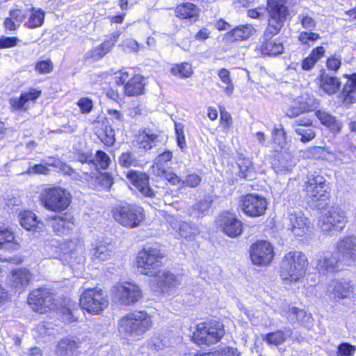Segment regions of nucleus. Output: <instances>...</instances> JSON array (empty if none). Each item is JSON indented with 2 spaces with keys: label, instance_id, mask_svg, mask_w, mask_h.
Masks as SVG:
<instances>
[{
  "label": "nucleus",
  "instance_id": "obj_50",
  "mask_svg": "<svg viewBox=\"0 0 356 356\" xmlns=\"http://www.w3.org/2000/svg\"><path fill=\"white\" fill-rule=\"evenodd\" d=\"M294 131L300 136V140L303 143H309L316 137L314 126L296 127Z\"/></svg>",
  "mask_w": 356,
  "mask_h": 356
},
{
  "label": "nucleus",
  "instance_id": "obj_13",
  "mask_svg": "<svg viewBox=\"0 0 356 356\" xmlns=\"http://www.w3.org/2000/svg\"><path fill=\"white\" fill-rule=\"evenodd\" d=\"M113 292L115 298L123 305H134L142 298L140 287L131 282L116 285Z\"/></svg>",
  "mask_w": 356,
  "mask_h": 356
},
{
  "label": "nucleus",
  "instance_id": "obj_31",
  "mask_svg": "<svg viewBox=\"0 0 356 356\" xmlns=\"http://www.w3.org/2000/svg\"><path fill=\"white\" fill-rule=\"evenodd\" d=\"M318 80L320 89L328 95L337 93L341 88L339 79L329 75L324 70L321 71Z\"/></svg>",
  "mask_w": 356,
  "mask_h": 356
},
{
  "label": "nucleus",
  "instance_id": "obj_15",
  "mask_svg": "<svg viewBox=\"0 0 356 356\" xmlns=\"http://www.w3.org/2000/svg\"><path fill=\"white\" fill-rule=\"evenodd\" d=\"M337 253L348 266L356 264V236H345L336 244Z\"/></svg>",
  "mask_w": 356,
  "mask_h": 356
},
{
  "label": "nucleus",
  "instance_id": "obj_18",
  "mask_svg": "<svg viewBox=\"0 0 356 356\" xmlns=\"http://www.w3.org/2000/svg\"><path fill=\"white\" fill-rule=\"evenodd\" d=\"M46 248L49 251L52 257H60L61 254H73L77 251L82 250V244L77 238H74L63 243H59L56 239H51L46 243Z\"/></svg>",
  "mask_w": 356,
  "mask_h": 356
},
{
  "label": "nucleus",
  "instance_id": "obj_47",
  "mask_svg": "<svg viewBox=\"0 0 356 356\" xmlns=\"http://www.w3.org/2000/svg\"><path fill=\"white\" fill-rule=\"evenodd\" d=\"M118 163L123 168L136 167L138 165L139 161L135 153L127 151L119 156Z\"/></svg>",
  "mask_w": 356,
  "mask_h": 356
},
{
  "label": "nucleus",
  "instance_id": "obj_7",
  "mask_svg": "<svg viewBox=\"0 0 356 356\" xmlns=\"http://www.w3.org/2000/svg\"><path fill=\"white\" fill-rule=\"evenodd\" d=\"M115 220L124 227H138L145 219L143 209L137 204H125L113 210Z\"/></svg>",
  "mask_w": 356,
  "mask_h": 356
},
{
  "label": "nucleus",
  "instance_id": "obj_32",
  "mask_svg": "<svg viewBox=\"0 0 356 356\" xmlns=\"http://www.w3.org/2000/svg\"><path fill=\"white\" fill-rule=\"evenodd\" d=\"M175 15L181 19L196 21L200 15V9L193 3H183L176 7Z\"/></svg>",
  "mask_w": 356,
  "mask_h": 356
},
{
  "label": "nucleus",
  "instance_id": "obj_59",
  "mask_svg": "<svg viewBox=\"0 0 356 356\" xmlns=\"http://www.w3.org/2000/svg\"><path fill=\"white\" fill-rule=\"evenodd\" d=\"M337 349V356H353L356 350L355 346L345 342L340 343Z\"/></svg>",
  "mask_w": 356,
  "mask_h": 356
},
{
  "label": "nucleus",
  "instance_id": "obj_45",
  "mask_svg": "<svg viewBox=\"0 0 356 356\" xmlns=\"http://www.w3.org/2000/svg\"><path fill=\"white\" fill-rule=\"evenodd\" d=\"M159 143V135L154 134L149 131H143L138 136V143L140 147L145 150H149L156 147Z\"/></svg>",
  "mask_w": 356,
  "mask_h": 356
},
{
  "label": "nucleus",
  "instance_id": "obj_48",
  "mask_svg": "<svg viewBox=\"0 0 356 356\" xmlns=\"http://www.w3.org/2000/svg\"><path fill=\"white\" fill-rule=\"evenodd\" d=\"M19 218L20 225L26 230H31L38 223L35 214L30 211L21 212Z\"/></svg>",
  "mask_w": 356,
  "mask_h": 356
},
{
  "label": "nucleus",
  "instance_id": "obj_33",
  "mask_svg": "<svg viewBox=\"0 0 356 356\" xmlns=\"http://www.w3.org/2000/svg\"><path fill=\"white\" fill-rule=\"evenodd\" d=\"M289 321L291 323L298 322L303 326L309 327L312 325V316L304 309L293 307L289 308L285 314Z\"/></svg>",
  "mask_w": 356,
  "mask_h": 356
},
{
  "label": "nucleus",
  "instance_id": "obj_37",
  "mask_svg": "<svg viewBox=\"0 0 356 356\" xmlns=\"http://www.w3.org/2000/svg\"><path fill=\"white\" fill-rule=\"evenodd\" d=\"M172 159V152L165 150L160 153L154 159L152 168L154 173L158 176H161L166 173L168 169V163Z\"/></svg>",
  "mask_w": 356,
  "mask_h": 356
},
{
  "label": "nucleus",
  "instance_id": "obj_6",
  "mask_svg": "<svg viewBox=\"0 0 356 356\" xmlns=\"http://www.w3.org/2000/svg\"><path fill=\"white\" fill-rule=\"evenodd\" d=\"M348 221L347 212L339 205H333L321 216L319 226L325 233L341 232Z\"/></svg>",
  "mask_w": 356,
  "mask_h": 356
},
{
  "label": "nucleus",
  "instance_id": "obj_46",
  "mask_svg": "<svg viewBox=\"0 0 356 356\" xmlns=\"http://www.w3.org/2000/svg\"><path fill=\"white\" fill-rule=\"evenodd\" d=\"M86 175H89L91 179H95V183L104 188H109L113 185V179L108 173H99L98 171H91L90 173L82 170Z\"/></svg>",
  "mask_w": 356,
  "mask_h": 356
},
{
  "label": "nucleus",
  "instance_id": "obj_56",
  "mask_svg": "<svg viewBox=\"0 0 356 356\" xmlns=\"http://www.w3.org/2000/svg\"><path fill=\"white\" fill-rule=\"evenodd\" d=\"M321 36L318 33L309 31H302L298 36V40L303 45L310 46L309 42H314L319 40Z\"/></svg>",
  "mask_w": 356,
  "mask_h": 356
},
{
  "label": "nucleus",
  "instance_id": "obj_11",
  "mask_svg": "<svg viewBox=\"0 0 356 356\" xmlns=\"http://www.w3.org/2000/svg\"><path fill=\"white\" fill-rule=\"evenodd\" d=\"M115 79L118 86L124 85L125 95L132 97L143 94L145 84L141 75L135 74L130 77L128 72L121 71L115 74Z\"/></svg>",
  "mask_w": 356,
  "mask_h": 356
},
{
  "label": "nucleus",
  "instance_id": "obj_20",
  "mask_svg": "<svg viewBox=\"0 0 356 356\" xmlns=\"http://www.w3.org/2000/svg\"><path fill=\"white\" fill-rule=\"evenodd\" d=\"M296 165V159L287 149L277 152L272 161L273 169L278 175L291 172Z\"/></svg>",
  "mask_w": 356,
  "mask_h": 356
},
{
  "label": "nucleus",
  "instance_id": "obj_26",
  "mask_svg": "<svg viewBox=\"0 0 356 356\" xmlns=\"http://www.w3.org/2000/svg\"><path fill=\"white\" fill-rule=\"evenodd\" d=\"M50 225L56 234H67L75 227L74 216L71 213L56 215L51 218Z\"/></svg>",
  "mask_w": 356,
  "mask_h": 356
},
{
  "label": "nucleus",
  "instance_id": "obj_16",
  "mask_svg": "<svg viewBox=\"0 0 356 356\" xmlns=\"http://www.w3.org/2000/svg\"><path fill=\"white\" fill-rule=\"evenodd\" d=\"M273 248L267 241H257L251 247L250 257L252 263L255 265H268L273 260Z\"/></svg>",
  "mask_w": 356,
  "mask_h": 356
},
{
  "label": "nucleus",
  "instance_id": "obj_23",
  "mask_svg": "<svg viewBox=\"0 0 356 356\" xmlns=\"http://www.w3.org/2000/svg\"><path fill=\"white\" fill-rule=\"evenodd\" d=\"M127 178L143 196H155L156 191L149 186V176L147 174L131 170L127 174Z\"/></svg>",
  "mask_w": 356,
  "mask_h": 356
},
{
  "label": "nucleus",
  "instance_id": "obj_44",
  "mask_svg": "<svg viewBox=\"0 0 356 356\" xmlns=\"http://www.w3.org/2000/svg\"><path fill=\"white\" fill-rule=\"evenodd\" d=\"M250 24L238 26L233 29L229 33V37L233 41L247 40L254 31Z\"/></svg>",
  "mask_w": 356,
  "mask_h": 356
},
{
  "label": "nucleus",
  "instance_id": "obj_24",
  "mask_svg": "<svg viewBox=\"0 0 356 356\" xmlns=\"http://www.w3.org/2000/svg\"><path fill=\"white\" fill-rule=\"evenodd\" d=\"M353 292V286L349 282L337 280H332L327 285L326 291L329 298L335 301L350 298Z\"/></svg>",
  "mask_w": 356,
  "mask_h": 356
},
{
  "label": "nucleus",
  "instance_id": "obj_4",
  "mask_svg": "<svg viewBox=\"0 0 356 356\" xmlns=\"http://www.w3.org/2000/svg\"><path fill=\"white\" fill-rule=\"evenodd\" d=\"M43 207L51 211L62 212L70 206L72 197L70 193L60 187L46 188L40 195Z\"/></svg>",
  "mask_w": 356,
  "mask_h": 356
},
{
  "label": "nucleus",
  "instance_id": "obj_42",
  "mask_svg": "<svg viewBox=\"0 0 356 356\" xmlns=\"http://www.w3.org/2000/svg\"><path fill=\"white\" fill-rule=\"evenodd\" d=\"M292 334L290 328H285L284 330H278L274 332L268 333L264 339L269 344L278 346L283 343Z\"/></svg>",
  "mask_w": 356,
  "mask_h": 356
},
{
  "label": "nucleus",
  "instance_id": "obj_5",
  "mask_svg": "<svg viewBox=\"0 0 356 356\" xmlns=\"http://www.w3.org/2000/svg\"><path fill=\"white\" fill-rule=\"evenodd\" d=\"M163 257V254L156 247H145L138 254L137 267L140 273L154 276L159 271L158 268L162 266Z\"/></svg>",
  "mask_w": 356,
  "mask_h": 356
},
{
  "label": "nucleus",
  "instance_id": "obj_19",
  "mask_svg": "<svg viewBox=\"0 0 356 356\" xmlns=\"http://www.w3.org/2000/svg\"><path fill=\"white\" fill-rule=\"evenodd\" d=\"M154 277L152 289L161 293H168L180 283L178 277L168 270H159Z\"/></svg>",
  "mask_w": 356,
  "mask_h": 356
},
{
  "label": "nucleus",
  "instance_id": "obj_3",
  "mask_svg": "<svg viewBox=\"0 0 356 356\" xmlns=\"http://www.w3.org/2000/svg\"><path fill=\"white\" fill-rule=\"evenodd\" d=\"M305 190L308 202L315 208L321 209L327 204L330 198V187L323 176L316 175L308 177Z\"/></svg>",
  "mask_w": 356,
  "mask_h": 356
},
{
  "label": "nucleus",
  "instance_id": "obj_2",
  "mask_svg": "<svg viewBox=\"0 0 356 356\" xmlns=\"http://www.w3.org/2000/svg\"><path fill=\"white\" fill-rule=\"evenodd\" d=\"M308 266L307 258L299 251H291L286 254L280 266V276L284 281L296 282L302 279Z\"/></svg>",
  "mask_w": 356,
  "mask_h": 356
},
{
  "label": "nucleus",
  "instance_id": "obj_49",
  "mask_svg": "<svg viewBox=\"0 0 356 356\" xmlns=\"http://www.w3.org/2000/svg\"><path fill=\"white\" fill-rule=\"evenodd\" d=\"M310 110L311 108L307 103L298 101L295 102L287 109L286 115L290 118H296Z\"/></svg>",
  "mask_w": 356,
  "mask_h": 356
},
{
  "label": "nucleus",
  "instance_id": "obj_55",
  "mask_svg": "<svg viewBox=\"0 0 356 356\" xmlns=\"http://www.w3.org/2000/svg\"><path fill=\"white\" fill-rule=\"evenodd\" d=\"M273 142L277 144L282 149L286 144V132L282 124L275 127L272 133Z\"/></svg>",
  "mask_w": 356,
  "mask_h": 356
},
{
  "label": "nucleus",
  "instance_id": "obj_61",
  "mask_svg": "<svg viewBox=\"0 0 356 356\" xmlns=\"http://www.w3.org/2000/svg\"><path fill=\"white\" fill-rule=\"evenodd\" d=\"M298 19L300 22L302 26L305 29L312 31L316 28V22L308 15L300 14L298 15Z\"/></svg>",
  "mask_w": 356,
  "mask_h": 356
},
{
  "label": "nucleus",
  "instance_id": "obj_29",
  "mask_svg": "<svg viewBox=\"0 0 356 356\" xmlns=\"http://www.w3.org/2000/svg\"><path fill=\"white\" fill-rule=\"evenodd\" d=\"M41 95V91L35 88H31L28 92H22L19 97H12L9 99L10 108L13 111H26L27 103L34 102Z\"/></svg>",
  "mask_w": 356,
  "mask_h": 356
},
{
  "label": "nucleus",
  "instance_id": "obj_21",
  "mask_svg": "<svg viewBox=\"0 0 356 356\" xmlns=\"http://www.w3.org/2000/svg\"><path fill=\"white\" fill-rule=\"evenodd\" d=\"M339 259L330 253H320L316 255L312 264L320 275H326L337 270Z\"/></svg>",
  "mask_w": 356,
  "mask_h": 356
},
{
  "label": "nucleus",
  "instance_id": "obj_36",
  "mask_svg": "<svg viewBox=\"0 0 356 356\" xmlns=\"http://www.w3.org/2000/svg\"><path fill=\"white\" fill-rule=\"evenodd\" d=\"M79 341L75 339L65 338L60 340L56 348L58 356H76Z\"/></svg>",
  "mask_w": 356,
  "mask_h": 356
},
{
  "label": "nucleus",
  "instance_id": "obj_52",
  "mask_svg": "<svg viewBox=\"0 0 356 356\" xmlns=\"http://www.w3.org/2000/svg\"><path fill=\"white\" fill-rule=\"evenodd\" d=\"M32 10L33 13L26 22L28 27L34 29L41 26L44 22V13L40 9L35 10L33 8Z\"/></svg>",
  "mask_w": 356,
  "mask_h": 356
},
{
  "label": "nucleus",
  "instance_id": "obj_62",
  "mask_svg": "<svg viewBox=\"0 0 356 356\" xmlns=\"http://www.w3.org/2000/svg\"><path fill=\"white\" fill-rule=\"evenodd\" d=\"M77 105L79 107L81 112L84 114L89 113L93 108L92 101L88 97H82L78 102Z\"/></svg>",
  "mask_w": 356,
  "mask_h": 356
},
{
  "label": "nucleus",
  "instance_id": "obj_28",
  "mask_svg": "<svg viewBox=\"0 0 356 356\" xmlns=\"http://www.w3.org/2000/svg\"><path fill=\"white\" fill-rule=\"evenodd\" d=\"M290 229L296 236H302L308 230L309 220L306 218L302 211L293 210L289 213Z\"/></svg>",
  "mask_w": 356,
  "mask_h": 356
},
{
  "label": "nucleus",
  "instance_id": "obj_17",
  "mask_svg": "<svg viewBox=\"0 0 356 356\" xmlns=\"http://www.w3.org/2000/svg\"><path fill=\"white\" fill-rule=\"evenodd\" d=\"M218 225L221 231L231 238H236L243 232V222L230 212L222 213L219 216Z\"/></svg>",
  "mask_w": 356,
  "mask_h": 356
},
{
  "label": "nucleus",
  "instance_id": "obj_57",
  "mask_svg": "<svg viewBox=\"0 0 356 356\" xmlns=\"http://www.w3.org/2000/svg\"><path fill=\"white\" fill-rule=\"evenodd\" d=\"M334 157V163L337 165L342 164H349L352 161V158L348 153L337 151L332 154Z\"/></svg>",
  "mask_w": 356,
  "mask_h": 356
},
{
  "label": "nucleus",
  "instance_id": "obj_40",
  "mask_svg": "<svg viewBox=\"0 0 356 356\" xmlns=\"http://www.w3.org/2000/svg\"><path fill=\"white\" fill-rule=\"evenodd\" d=\"M239 171L238 177L245 180H252L256 177V170L251 159L239 158L237 162Z\"/></svg>",
  "mask_w": 356,
  "mask_h": 356
},
{
  "label": "nucleus",
  "instance_id": "obj_1",
  "mask_svg": "<svg viewBox=\"0 0 356 356\" xmlns=\"http://www.w3.org/2000/svg\"><path fill=\"white\" fill-rule=\"evenodd\" d=\"M152 327V319L144 311H134L119 321V332L126 337L139 340Z\"/></svg>",
  "mask_w": 356,
  "mask_h": 356
},
{
  "label": "nucleus",
  "instance_id": "obj_39",
  "mask_svg": "<svg viewBox=\"0 0 356 356\" xmlns=\"http://www.w3.org/2000/svg\"><path fill=\"white\" fill-rule=\"evenodd\" d=\"M213 200L211 196H205L194 204L189 211V215L194 218H200L209 213Z\"/></svg>",
  "mask_w": 356,
  "mask_h": 356
},
{
  "label": "nucleus",
  "instance_id": "obj_60",
  "mask_svg": "<svg viewBox=\"0 0 356 356\" xmlns=\"http://www.w3.org/2000/svg\"><path fill=\"white\" fill-rule=\"evenodd\" d=\"M296 119L293 122L292 127L293 129L299 127H310L313 125V119L309 115H304L300 117L296 118Z\"/></svg>",
  "mask_w": 356,
  "mask_h": 356
},
{
  "label": "nucleus",
  "instance_id": "obj_63",
  "mask_svg": "<svg viewBox=\"0 0 356 356\" xmlns=\"http://www.w3.org/2000/svg\"><path fill=\"white\" fill-rule=\"evenodd\" d=\"M53 70V63L51 60H41L36 63L35 70L40 74L50 73Z\"/></svg>",
  "mask_w": 356,
  "mask_h": 356
},
{
  "label": "nucleus",
  "instance_id": "obj_9",
  "mask_svg": "<svg viewBox=\"0 0 356 356\" xmlns=\"http://www.w3.org/2000/svg\"><path fill=\"white\" fill-rule=\"evenodd\" d=\"M79 304L82 309L90 314H99L108 306L102 290L97 288L88 289L81 295Z\"/></svg>",
  "mask_w": 356,
  "mask_h": 356
},
{
  "label": "nucleus",
  "instance_id": "obj_8",
  "mask_svg": "<svg viewBox=\"0 0 356 356\" xmlns=\"http://www.w3.org/2000/svg\"><path fill=\"white\" fill-rule=\"evenodd\" d=\"M223 325L217 321L202 323L197 325L193 340L199 345L217 343L224 335Z\"/></svg>",
  "mask_w": 356,
  "mask_h": 356
},
{
  "label": "nucleus",
  "instance_id": "obj_35",
  "mask_svg": "<svg viewBox=\"0 0 356 356\" xmlns=\"http://www.w3.org/2000/svg\"><path fill=\"white\" fill-rule=\"evenodd\" d=\"M316 116L321 124L327 127L332 133L340 132L342 124L334 116L325 111L318 110L315 113Z\"/></svg>",
  "mask_w": 356,
  "mask_h": 356
},
{
  "label": "nucleus",
  "instance_id": "obj_14",
  "mask_svg": "<svg viewBox=\"0 0 356 356\" xmlns=\"http://www.w3.org/2000/svg\"><path fill=\"white\" fill-rule=\"evenodd\" d=\"M54 301L53 294L47 289L34 290L28 298V303L32 309L41 314L46 312L47 309H51Z\"/></svg>",
  "mask_w": 356,
  "mask_h": 356
},
{
  "label": "nucleus",
  "instance_id": "obj_41",
  "mask_svg": "<svg viewBox=\"0 0 356 356\" xmlns=\"http://www.w3.org/2000/svg\"><path fill=\"white\" fill-rule=\"evenodd\" d=\"M218 76L220 80V83L218 84V87L227 97H232L234 90V85L231 79L230 72L227 69L222 68L218 70Z\"/></svg>",
  "mask_w": 356,
  "mask_h": 356
},
{
  "label": "nucleus",
  "instance_id": "obj_27",
  "mask_svg": "<svg viewBox=\"0 0 356 356\" xmlns=\"http://www.w3.org/2000/svg\"><path fill=\"white\" fill-rule=\"evenodd\" d=\"M343 76L347 81L341 92L340 98L344 106L350 107L356 103V73L345 74Z\"/></svg>",
  "mask_w": 356,
  "mask_h": 356
},
{
  "label": "nucleus",
  "instance_id": "obj_12",
  "mask_svg": "<svg viewBox=\"0 0 356 356\" xmlns=\"http://www.w3.org/2000/svg\"><path fill=\"white\" fill-rule=\"evenodd\" d=\"M286 0H268L270 28L276 33L279 28L283 27L284 22L289 15V10L285 6Z\"/></svg>",
  "mask_w": 356,
  "mask_h": 356
},
{
  "label": "nucleus",
  "instance_id": "obj_34",
  "mask_svg": "<svg viewBox=\"0 0 356 356\" xmlns=\"http://www.w3.org/2000/svg\"><path fill=\"white\" fill-rule=\"evenodd\" d=\"M172 228L185 238H192L200 233L198 227L192 222L175 221L171 223Z\"/></svg>",
  "mask_w": 356,
  "mask_h": 356
},
{
  "label": "nucleus",
  "instance_id": "obj_54",
  "mask_svg": "<svg viewBox=\"0 0 356 356\" xmlns=\"http://www.w3.org/2000/svg\"><path fill=\"white\" fill-rule=\"evenodd\" d=\"M95 167H92V171H97V166L99 165L101 168L106 169L110 165L111 160L109 156L103 151L99 150L96 152L95 156Z\"/></svg>",
  "mask_w": 356,
  "mask_h": 356
},
{
  "label": "nucleus",
  "instance_id": "obj_25",
  "mask_svg": "<svg viewBox=\"0 0 356 356\" xmlns=\"http://www.w3.org/2000/svg\"><path fill=\"white\" fill-rule=\"evenodd\" d=\"M93 131L106 145L112 146L114 144L115 141V131L106 118L95 120L93 122Z\"/></svg>",
  "mask_w": 356,
  "mask_h": 356
},
{
  "label": "nucleus",
  "instance_id": "obj_58",
  "mask_svg": "<svg viewBox=\"0 0 356 356\" xmlns=\"http://www.w3.org/2000/svg\"><path fill=\"white\" fill-rule=\"evenodd\" d=\"M120 36L119 32H114L112 33L111 36L109 38L108 40H106L104 42H102L99 47H101L103 53L106 55L108 54L113 47L115 45V44L117 42V40L118 37Z\"/></svg>",
  "mask_w": 356,
  "mask_h": 356
},
{
  "label": "nucleus",
  "instance_id": "obj_30",
  "mask_svg": "<svg viewBox=\"0 0 356 356\" xmlns=\"http://www.w3.org/2000/svg\"><path fill=\"white\" fill-rule=\"evenodd\" d=\"M31 277L29 270L17 268L13 270L9 280L11 286L20 293L29 285Z\"/></svg>",
  "mask_w": 356,
  "mask_h": 356
},
{
  "label": "nucleus",
  "instance_id": "obj_51",
  "mask_svg": "<svg viewBox=\"0 0 356 356\" xmlns=\"http://www.w3.org/2000/svg\"><path fill=\"white\" fill-rule=\"evenodd\" d=\"M170 72L173 75L181 78L189 77L193 73L192 67L188 63L175 65L171 67Z\"/></svg>",
  "mask_w": 356,
  "mask_h": 356
},
{
  "label": "nucleus",
  "instance_id": "obj_64",
  "mask_svg": "<svg viewBox=\"0 0 356 356\" xmlns=\"http://www.w3.org/2000/svg\"><path fill=\"white\" fill-rule=\"evenodd\" d=\"M201 181V177L196 174H190L182 181V186L185 185L191 188L197 186Z\"/></svg>",
  "mask_w": 356,
  "mask_h": 356
},
{
  "label": "nucleus",
  "instance_id": "obj_38",
  "mask_svg": "<svg viewBox=\"0 0 356 356\" xmlns=\"http://www.w3.org/2000/svg\"><path fill=\"white\" fill-rule=\"evenodd\" d=\"M91 258L94 262H101L109 259L113 254V247L100 242L90 250Z\"/></svg>",
  "mask_w": 356,
  "mask_h": 356
},
{
  "label": "nucleus",
  "instance_id": "obj_53",
  "mask_svg": "<svg viewBox=\"0 0 356 356\" xmlns=\"http://www.w3.org/2000/svg\"><path fill=\"white\" fill-rule=\"evenodd\" d=\"M195 356H239V355L236 348L226 346L213 352L197 354Z\"/></svg>",
  "mask_w": 356,
  "mask_h": 356
},
{
  "label": "nucleus",
  "instance_id": "obj_10",
  "mask_svg": "<svg viewBox=\"0 0 356 356\" xmlns=\"http://www.w3.org/2000/svg\"><path fill=\"white\" fill-rule=\"evenodd\" d=\"M239 207L246 216L257 218L266 213L268 202L266 197L261 195L250 193L240 198Z\"/></svg>",
  "mask_w": 356,
  "mask_h": 356
},
{
  "label": "nucleus",
  "instance_id": "obj_43",
  "mask_svg": "<svg viewBox=\"0 0 356 356\" xmlns=\"http://www.w3.org/2000/svg\"><path fill=\"white\" fill-rule=\"evenodd\" d=\"M11 229L4 224L0 225V249H9L15 245Z\"/></svg>",
  "mask_w": 356,
  "mask_h": 356
},
{
  "label": "nucleus",
  "instance_id": "obj_22",
  "mask_svg": "<svg viewBox=\"0 0 356 356\" xmlns=\"http://www.w3.org/2000/svg\"><path fill=\"white\" fill-rule=\"evenodd\" d=\"M270 28V21H268V26L265 30L263 35L262 44L261 51L263 54L269 56H277L283 52L284 47L282 43L277 40H272L273 37L277 35L282 27L279 28L276 33H273V30L268 31Z\"/></svg>",
  "mask_w": 356,
  "mask_h": 356
}]
</instances>
